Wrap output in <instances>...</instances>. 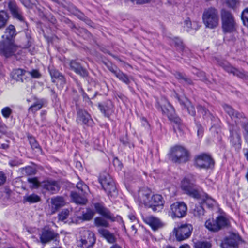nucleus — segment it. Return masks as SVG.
Wrapping results in <instances>:
<instances>
[{"mask_svg": "<svg viewBox=\"0 0 248 248\" xmlns=\"http://www.w3.org/2000/svg\"><path fill=\"white\" fill-rule=\"evenodd\" d=\"M16 35V29L10 25L5 30L0 42V53L6 58L12 56L16 51V47L14 44V38Z\"/></svg>", "mask_w": 248, "mask_h": 248, "instance_id": "f257e3e1", "label": "nucleus"}, {"mask_svg": "<svg viewBox=\"0 0 248 248\" xmlns=\"http://www.w3.org/2000/svg\"><path fill=\"white\" fill-rule=\"evenodd\" d=\"M223 108L226 113L234 121L235 124L237 125L240 124L244 130V138L248 144V118L243 113L235 111L228 105L224 104Z\"/></svg>", "mask_w": 248, "mask_h": 248, "instance_id": "f03ea898", "label": "nucleus"}, {"mask_svg": "<svg viewBox=\"0 0 248 248\" xmlns=\"http://www.w3.org/2000/svg\"><path fill=\"white\" fill-rule=\"evenodd\" d=\"M202 18L203 22L207 28L214 29L218 25V12L215 7H210L205 8Z\"/></svg>", "mask_w": 248, "mask_h": 248, "instance_id": "7ed1b4c3", "label": "nucleus"}, {"mask_svg": "<svg viewBox=\"0 0 248 248\" xmlns=\"http://www.w3.org/2000/svg\"><path fill=\"white\" fill-rule=\"evenodd\" d=\"M181 188L183 192L194 199H200L202 196L201 189L191 182L190 176L185 177L181 181Z\"/></svg>", "mask_w": 248, "mask_h": 248, "instance_id": "20e7f679", "label": "nucleus"}, {"mask_svg": "<svg viewBox=\"0 0 248 248\" xmlns=\"http://www.w3.org/2000/svg\"><path fill=\"white\" fill-rule=\"evenodd\" d=\"M168 156L170 160L175 163H185L188 160V151L181 146L172 147L168 154Z\"/></svg>", "mask_w": 248, "mask_h": 248, "instance_id": "39448f33", "label": "nucleus"}, {"mask_svg": "<svg viewBox=\"0 0 248 248\" xmlns=\"http://www.w3.org/2000/svg\"><path fill=\"white\" fill-rule=\"evenodd\" d=\"M221 17L223 31L226 32H233L235 30V22L232 15L228 11L222 9Z\"/></svg>", "mask_w": 248, "mask_h": 248, "instance_id": "423d86ee", "label": "nucleus"}, {"mask_svg": "<svg viewBox=\"0 0 248 248\" xmlns=\"http://www.w3.org/2000/svg\"><path fill=\"white\" fill-rule=\"evenodd\" d=\"M227 225V219L221 216H218L216 219H209L205 223L206 228L213 232H217Z\"/></svg>", "mask_w": 248, "mask_h": 248, "instance_id": "0eeeda50", "label": "nucleus"}, {"mask_svg": "<svg viewBox=\"0 0 248 248\" xmlns=\"http://www.w3.org/2000/svg\"><path fill=\"white\" fill-rule=\"evenodd\" d=\"M162 112L166 114L170 120L174 122L176 124V127L174 126V129L177 128L178 130H182V126L181 125V120L177 117L175 112L174 108L169 102H167V104L161 107Z\"/></svg>", "mask_w": 248, "mask_h": 248, "instance_id": "6e6552de", "label": "nucleus"}, {"mask_svg": "<svg viewBox=\"0 0 248 248\" xmlns=\"http://www.w3.org/2000/svg\"><path fill=\"white\" fill-rule=\"evenodd\" d=\"M195 165L200 169H208L214 167V161L209 155L203 153L196 157Z\"/></svg>", "mask_w": 248, "mask_h": 248, "instance_id": "1a4fd4ad", "label": "nucleus"}, {"mask_svg": "<svg viewBox=\"0 0 248 248\" xmlns=\"http://www.w3.org/2000/svg\"><path fill=\"white\" fill-rule=\"evenodd\" d=\"M186 204L184 202H177L170 205V213L173 218H181L186 215Z\"/></svg>", "mask_w": 248, "mask_h": 248, "instance_id": "9d476101", "label": "nucleus"}, {"mask_svg": "<svg viewBox=\"0 0 248 248\" xmlns=\"http://www.w3.org/2000/svg\"><path fill=\"white\" fill-rule=\"evenodd\" d=\"M80 247L81 248H89L95 242L94 234L91 231L84 230L80 232Z\"/></svg>", "mask_w": 248, "mask_h": 248, "instance_id": "9b49d317", "label": "nucleus"}, {"mask_svg": "<svg viewBox=\"0 0 248 248\" xmlns=\"http://www.w3.org/2000/svg\"><path fill=\"white\" fill-rule=\"evenodd\" d=\"M192 227L190 224L182 225L177 228H175L174 232L178 241H183L188 238L191 235Z\"/></svg>", "mask_w": 248, "mask_h": 248, "instance_id": "f8f14e48", "label": "nucleus"}, {"mask_svg": "<svg viewBox=\"0 0 248 248\" xmlns=\"http://www.w3.org/2000/svg\"><path fill=\"white\" fill-rule=\"evenodd\" d=\"M229 131L230 135V141L232 146L236 148H239L241 147V137L239 133V128L237 125H229Z\"/></svg>", "mask_w": 248, "mask_h": 248, "instance_id": "ddd939ff", "label": "nucleus"}, {"mask_svg": "<svg viewBox=\"0 0 248 248\" xmlns=\"http://www.w3.org/2000/svg\"><path fill=\"white\" fill-rule=\"evenodd\" d=\"M59 234L49 228H44L40 234V241L42 244L49 243L51 241H57Z\"/></svg>", "mask_w": 248, "mask_h": 248, "instance_id": "4468645a", "label": "nucleus"}, {"mask_svg": "<svg viewBox=\"0 0 248 248\" xmlns=\"http://www.w3.org/2000/svg\"><path fill=\"white\" fill-rule=\"evenodd\" d=\"M76 122L81 125H91L93 121L89 113L85 110L78 108L77 110Z\"/></svg>", "mask_w": 248, "mask_h": 248, "instance_id": "2eb2a0df", "label": "nucleus"}, {"mask_svg": "<svg viewBox=\"0 0 248 248\" xmlns=\"http://www.w3.org/2000/svg\"><path fill=\"white\" fill-rule=\"evenodd\" d=\"M239 240L240 237L238 234H231L221 243V247L222 248H238Z\"/></svg>", "mask_w": 248, "mask_h": 248, "instance_id": "dca6fc26", "label": "nucleus"}, {"mask_svg": "<svg viewBox=\"0 0 248 248\" xmlns=\"http://www.w3.org/2000/svg\"><path fill=\"white\" fill-rule=\"evenodd\" d=\"M8 8L13 17L20 22L24 21L23 13L21 9L17 6L15 0H11L8 4Z\"/></svg>", "mask_w": 248, "mask_h": 248, "instance_id": "f3484780", "label": "nucleus"}, {"mask_svg": "<svg viewBox=\"0 0 248 248\" xmlns=\"http://www.w3.org/2000/svg\"><path fill=\"white\" fill-rule=\"evenodd\" d=\"M164 203V201L162 196L155 194L151 197L148 206L152 208L154 211H159L162 209Z\"/></svg>", "mask_w": 248, "mask_h": 248, "instance_id": "a211bd4d", "label": "nucleus"}, {"mask_svg": "<svg viewBox=\"0 0 248 248\" xmlns=\"http://www.w3.org/2000/svg\"><path fill=\"white\" fill-rule=\"evenodd\" d=\"M42 187L46 192L51 194L56 193L60 189L59 183L53 180H47L43 182Z\"/></svg>", "mask_w": 248, "mask_h": 248, "instance_id": "6ab92c4d", "label": "nucleus"}, {"mask_svg": "<svg viewBox=\"0 0 248 248\" xmlns=\"http://www.w3.org/2000/svg\"><path fill=\"white\" fill-rule=\"evenodd\" d=\"M70 69L80 76L85 78L88 76V73L86 69L83 68L79 63L75 60H72L70 62Z\"/></svg>", "mask_w": 248, "mask_h": 248, "instance_id": "aec40b11", "label": "nucleus"}, {"mask_svg": "<svg viewBox=\"0 0 248 248\" xmlns=\"http://www.w3.org/2000/svg\"><path fill=\"white\" fill-rule=\"evenodd\" d=\"M143 221L149 225L154 231H156L162 227L160 219L153 216H147L143 217Z\"/></svg>", "mask_w": 248, "mask_h": 248, "instance_id": "412c9836", "label": "nucleus"}, {"mask_svg": "<svg viewBox=\"0 0 248 248\" xmlns=\"http://www.w3.org/2000/svg\"><path fill=\"white\" fill-rule=\"evenodd\" d=\"M98 107L102 113L106 117H109L113 112V105L110 100L99 103Z\"/></svg>", "mask_w": 248, "mask_h": 248, "instance_id": "4be33fe9", "label": "nucleus"}, {"mask_svg": "<svg viewBox=\"0 0 248 248\" xmlns=\"http://www.w3.org/2000/svg\"><path fill=\"white\" fill-rule=\"evenodd\" d=\"M151 191L150 190L143 188L139 191L138 198L140 203L148 206L150 201V195Z\"/></svg>", "mask_w": 248, "mask_h": 248, "instance_id": "5701e85b", "label": "nucleus"}, {"mask_svg": "<svg viewBox=\"0 0 248 248\" xmlns=\"http://www.w3.org/2000/svg\"><path fill=\"white\" fill-rule=\"evenodd\" d=\"M46 104V101L43 98H35L32 104L29 108V113L35 114Z\"/></svg>", "mask_w": 248, "mask_h": 248, "instance_id": "b1692460", "label": "nucleus"}, {"mask_svg": "<svg viewBox=\"0 0 248 248\" xmlns=\"http://www.w3.org/2000/svg\"><path fill=\"white\" fill-rule=\"evenodd\" d=\"M94 207L97 213L101 215L105 218L113 220L109 211L104 207V205L101 203H95Z\"/></svg>", "mask_w": 248, "mask_h": 248, "instance_id": "393cba45", "label": "nucleus"}, {"mask_svg": "<svg viewBox=\"0 0 248 248\" xmlns=\"http://www.w3.org/2000/svg\"><path fill=\"white\" fill-rule=\"evenodd\" d=\"M49 71L53 82L60 83L62 86L65 83L63 76L57 70L52 68L49 69Z\"/></svg>", "mask_w": 248, "mask_h": 248, "instance_id": "a878e982", "label": "nucleus"}, {"mask_svg": "<svg viewBox=\"0 0 248 248\" xmlns=\"http://www.w3.org/2000/svg\"><path fill=\"white\" fill-rule=\"evenodd\" d=\"M176 98L179 102L180 104L187 108V111L191 115L194 116L196 114V111L193 106L191 105L186 97L180 98L177 94H176Z\"/></svg>", "mask_w": 248, "mask_h": 248, "instance_id": "bb28decb", "label": "nucleus"}, {"mask_svg": "<svg viewBox=\"0 0 248 248\" xmlns=\"http://www.w3.org/2000/svg\"><path fill=\"white\" fill-rule=\"evenodd\" d=\"M98 232L102 237L105 238L108 243L112 244L116 242V239L114 235L106 229L102 228H99L98 229Z\"/></svg>", "mask_w": 248, "mask_h": 248, "instance_id": "cd10ccee", "label": "nucleus"}, {"mask_svg": "<svg viewBox=\"0 0 248 248\" xmlns=\"http://www.w3.org/2000/svg\"><path fill=\"white\" fill-rule=\"evenodd\" d=\"M51 203L52 209L54 210L53 212H55L65 205V201L62 197L56 196L51 199Z\"/></svg>", "mask_w": 248, "mask_h": 248, "instance_id": "c85d7f7f", "label": "nucleus"}, {"mask_svg": "<svg viewBox=\"0 0 248 248\" xmlns=\"http://www.w3.org/2000/svg\"><path fill=\"white\" fill-rule=\"evenodd\" d=\"M85 193H78L76 192H71V197L73 201L78 204H85L87 202L86 199L84 197Z\"/></svg>", "mask_w": 248, "mask_h": 248, "instance_id": "c756f323", "label": "nucleus"}, {"mask_svg": "<svg viewBox=\"0 0 248 248\" xmlns=\"http://www.w3.org/2000/svg\"><path fill=\"white\" fill-rule=\"evenodd\" d=\"M27 73L28 72L22 69H15L13 71V78L17 81L23 82L27 77Z\"/></svg>", "mask_w": 248, "mask_h": 248, "instance_id": "7c9ffc66", "label": "nucleus"}, {"mask_svg": "<svg viewBox=\"0 0 248 248\" xmlns=\"http://www.w3.org/2000/svg\"><path fill=\"white\" fill-rule=\"evenodd\" d=\"M99 181L103 187L107 188V186L113 181V179L110 177L109 174L107 173L104 172L100 175L99 177Z\"/></svg>", "mask_w": 248, "mask_h": 248, "instance_id": "2f4dec72", "label": "nucleus"}, {"mask_svg": "<svg viewBox=\"0 0 248 248\" xmlns=\"http://www.w3.org/2000/svg\"><path fill=\"white\" fill-rule=\"evenodd\" d=\"M106 187H103L104 191L109 196L115 197L117 194V190L114 181Z\"/></svg>", "mask_w": 248, "mask_h": 248, "instance_id": "473e14b6", "label": "nucleus"}, {"mask_svg": "<svg viewBox=\"0 0 248 248\" xmlns=\"http://www.w3.org/2000/svg\"><path fill=\"white\" fill-rule=\"evenodd\" d=\"M94 225L96 227L101 228H108L109 227V222L102 217H96L94 218Z\"/></svg>", "mask_w": 248, "mask_h": 248, "instance_id": "72a5a7b5", "label": "nucleus"}, {"mask_svg": "<svg viewBox=\"0 0 248 248\" xmlns=\"http://www.w3.org/2000/svg\"><path fill=\"white\" fill-rule=\"evenodd\" d=\"M170 43L174 45L178 50L182 51L184 49V46L182 40L177 37L170 38Z\"/></svg>", "mask_w": 248, "mask_h": 248, "instance_id": "f704fd0d", "label": "nucleus"}, {"mask_svg": "<svg viewBox=\"0 0 248 248\" xmlns=\"http://www.w3.org/2000/svg\"><path fill=\"white\" fill-rule=\"evenodd\" d=\"M41 200L40 197L35 194H32L30 195H26L23 197V202H29L30 203H33L40 202Z\"/></svg>", "mask_w": 248, "mask_h": 248, "instance_id": "c9c22d12", "label": "nucleus"}, {"mask_svg": "<svg viewBox=\"0 0 248 248\" xmlns=\"http://www.w3.org/2000/svg\"><path fill=\"white\" fill-rule=\"evenodd\" d=\"M73 13L76 15L78 18L82 20L85 21V22L88 25L92 26V22L90 20L88 19L85 15L81 12L78 9L75 7H73Z\"/></svg>", "mask_w": 248, "mask_h": 248, "instance_id": "e433bc0d", "label": "nucleus"}, {"mask_svg": "<svg viewBox=\"0 0 248 248\" xmlns=\"http://www.w3.org/2000/svg\"><path fill=\"white\" fill-rule=\"evenodd\" d=\"M222 67L224 70L228 73H232L234 75H236L241 78L243 76V74L241 72H240L236 68L230 66L229 64H226L223 63Z\"/></svg>", "mask_w": 248, "mask_h": 248, "instance_id": "4c0bfd02", "label": "nucleus"}, {"mask_svg": "<svg viewBox=\"0 0 248 248\" xmlns=\"http://www.w3.org/2000/svg\"><path fill=\"white\" fill-rule=\"evenodd\" d=\"M193 214L195 217L199 218H202L204 214V209L200 204L195 205L193 210Z\"/></svg>", "mask_w": 248, "mask_h": 248, "instance_id": "58836bf2", "label": "nucleus"}, {"mask_svg": "<svg viewBox=\"0 0 248 248\" xmlns=\"http://www.w3.org/2000/svg\"><path fill=\"white\" fill-rule=\"evenodd\" d=\"M9 19V16L6 12L2 10L0 11V29L5 26Z\"/></svg>", "mask_w": 248, "mask_h": 248, "instance_id": "ea45409f", "label": "nucleus"}, {"mask_svg": "<svg viewBox=\"0 0 248 248\" xmlns=\"http://www.w3.org/2000/svg\"><path fill=\"white\" fill-rule=\"evenodd\" d=\"M175 78L180 80L182 83L186 84H192V81L188 78L185 74L177 72L175 74Z\"/></svg>", "mask_w": 248, "mask_h": 248, "instance_id": "a19ab883", "label": "nucleus"}, {"mask_svg": "<svg viewBox=\"0 0 248 248\" xmlns=\"http://www.w3.org/2000/svg\"><path fill=\"white\" fill-rule=\"evenodd\" d=\"M116 77L121 81L123 82L124 83L129 84L130 83V80L128 77V76L122 72L121 71H120L119 73L117 74Z\"/></svg>", "mask_w": 248, "mask_h": 248, "instance_id": "79ce46f5", "label": "nucleus"}, {"mask_svg": "<svg viewBox=\"0 0 248 248\" xmlns=\"http://www.w3.org/2000/svg\"><path fill=\"white\" fill-rule=\"evenodd\" d=\"M211 243L207 241H198L194 244V248H211Z\"/></svg>", "mask_w": 248, "mask_h": 248, "instance_id": "37998d69", "label": "nucleus"}, {"mask_svg": "<svg viewBox=\"0 0 248 248\" xmlns=\"http://www.w3.org/2000/svg\"><path fill=\"white\" fill-rule=\"evenodd\" d=\"M204 197L203 200L208 207H212L215 203V201L206 193L204 194Z\"/></svg>", "mask_w": 248, "mask_h": 248, "instance_id": "c03bdc74", "label": "nucleus"}, {"mask_svg": "<svg viewBox=\"0 0 248 248\" xmlns=\"http://www.w3.org/2000/svg\"><path fill=\"white\" fill-rule=\"evenodd\" d=\"M94 215V212L93 210L87 209L86 212L82 215V219L84 220H90L93 217Z\"/></svg>", "mask_w": 248, "mask_h": 248, "instance_id": "a18cd8bd", "label": "nucleus"}, {"mask_svg": "<svg viewBox=\"0 0 248 248\" xmlns=\"http://www.w3.org/2000/svg\"><path fill=\"white\" fill-rule=\"evenodd\" d=\"M27 181L30 184V187L31 188H37L39 186L40 183L36 177L29 178Z\"/></svg>", "mask_w": 248, "mask_h": 248, "instance_id": "49530a36", "label": "nucleus"}, {"mask_svg": "<svg viewBox=\"0 0 248 248\" xmlns=\"http://www.w3.org/2000/svg\"><path fill=\"white\" fill-rule=\"evenodd\" d=\"M77 188L81 191L82 193H86L88 190V186L82 182H79L77 184Z\"/></svg>", "mask_w": 248, "mask_h": 248, "instance_id": "de8ad7c7", "label": "nucleus"}, {"mask_svg": "<svg viewBox=\"0 0 248 248\" xmlns=\"http://www.w3.org/2000/svg\"><path fill=\"white\" fill-rule=\"evenodd\" d=\"M241 18L244 25L248 28V8L243 11Z\"/></svg>", "mask_w": 248, "mask_h": 248, "instance_id": "09e8293b", "label": "nucleus"}, {"mask_svg": "<svg viewBox=\"0 0 248 248\" xmlns=\"http://www.w3.org/2000/svg\"><path fill=\"white\" fill-rule=\"evenodd\" d=\"M69 211L68 209H63L58 215L59 219L61 221H64L68 217Z\"/></svg>", "mask_w": 248, "mask_h": 248, "instance_id": "8fccbe9b", "label": "nucleus"}, {"mask_svg": "<svg viewBox=\"0 0 248 248\" xmlns=\"http://www.w3.org/2000/svg\"><path fill=\"white\" fill-rule=\"evenodd\" d=\"M12 110L8 107L3 108L1 110V114L5 118H8L12 114Z\"/></svg>", "mask_w": 248, "mask_h": 248, "instance_id": "3c124183", "label": "nucleus"}, {"mask_svg": "<svg viewBox=\"0 0 248 248\" xmlns=\"http://www.w3.org/2000/svg\"><path fill=\"white\" fill-rule=\"evenodd\" d=\"M29 140L32 149H34L39 148V145L34 138L30 137H29Z\"/></svg>", "mask_w": 248, "mask_h": 248, "instance_id": "603ef678", "label": "nucleus"}, {"mask_svg": "<svg viewBox=\"0 0 248 248\" xmlns=\"http://www.w3.org/2000/svg\"><path fill=\"white\" fill-rule=\"evenodd\" d=\"M107 67H108V70L110 72H111L112 73H113L115 75V76L117 75V74L120 71L119 69H118L117 68V67L116 66L113 65H112L111 64H110L109 65H108Z\"/></svg>", "mask_w": 248, "mask_h": 248, "instance_id": "864d4df0", "label": "nucleus"}, {"mask_svg": "<svg viewBox=\"0 0 248 248\" xmlns=\"http://www.w3.org/2000/svg\"><path fill=\"white\" fill-rule=\"evenodd\" d=\"M196 128L197 129V135L199 137H202L203 134V128L201 124L196 122Z\"/></svg>", "mask_w": 248, "mask_h": 248, "instance_id": "5fc2aeb1", "label": "nucleus"}, {"mask_svg": "<svg viewBox=\"0 0 248 248\" xmlns=\"http://www.w3.org/2000/svg\"><path fill=\"white\" fill-rule=\"evenodd\" d=\"M197 109L198 112L202 114L203 116H205L207 114L208 110L205 107L202 106V105H199L197 106Z\"/></svg>", "mask_w": 248, "mask_h": 248, "instance_id": "6e6d98bb", "label": "nucleus"}, {"mask_svg": "<svg viewBox=\"0 0 248 248\" xmlns=\"http://www.w3.org/2000/svg\"><path fill=\"white\" fill-rule=\"evenodd\" d=\"M184 27L186 28L187 31H190L191 29H192V23L189 19H186L184 22Z\"/></svg>", "mask_w": 248, "mask_h": 248, "instance_id": "4d7b16f0", "label": "nucleus"}, {"mask_svg": "<svg viewBox=\"0 0 248 248\" xmlns=\"http://www.w3.org/2000/svg\"><path fill=\"white\" fill-rule=\"evenodd\" d=\"M226 1L228 6L233 9L236 7L238 3L237 0H226Z\"/></svg>", "mask_w": 248, "mask_h": 248, "instance_id": "13d9d810", "label": "nucleus"}, {"mask_svg": "<svg viewBox=\"0 0 248 248\" xmlns=\"http://www.w3.org/2000/svg\"><path fill=\"white\" fill-rule=\"evenodd\" d=\"M21 164V160H18L17 159L10 160L9 162V164L12 167L18 166Z\"/></svg>", "mask_w": 248, "mask_h": 248, "instance_id": "bf43d9fd", "label": "nucleus"}, {"mask_svg": "<svg viewBox=\"0 0 248 248\" xmlns=\"http://www.w3.org/2000/svg\"><path fill=\"white\" fill-rule=\"evenodd\" d=\"M28 74H30L33 78H38L40 76V74L39 72L36 70H33L31 72L27 73Z\"/></svg>", "mask_w": 248, "mask_h": 248, "instance_id": "052dcab7", "label": "nucleus"}, {"mask_svg": "<svg viewBox=\"0 0 248 248\" xmlns=\"http://www.w3.org/2000/svg\"><path fill=\"white\" fill-rule=\"evenodd\" d=\"M25 170L26 172L29 175L35 174V170L31 167H26Z\"/></svg>", "mask_w": 248, "mask_h": 248, "instance_id": "680f3d73", "label": "nucleus"}, {"mask_svg": "<svg viewBox=\"0 0 248 248\" xmlns=\"http://www.w3.org/2000/svg\"><path fill=\"white\" fill-rule=\"evenodd\" d=\"M133 3L136 4H141L145 3H148L151 1V0H131Z\"/></svg>", "mask_w": 248, "mask_h": 248, "instance_id": "e2e57ef3", "label": "nucleus"}, {"mask_svg": "<svg viewBox=\"0 0 248 248\" xmlns=\"http://www.w3.org/2000/svg\"><path fill=\"white\" fill-rule=\"evenodd\" d=\"M6 181V177L3 173L0 172V186L3 184Z\"/></svg>", "mask_w": 248, "mask_h": 248, "instance_id": "0e129e2a", "label": "nucleus"}, {"mask_svg": "<svg viewBox=\"0 0 248 248\" xmlns=\"http://www.w3.org/2000/svg\"><path fill=\"white\" fill-rule=\"evenodd\" d=\"M22 4L25 5L26 7H27L30 3L32 2V0H19Z\"/></svg>", "mask_w": 248, "mask_h": 248, "instance_id": "69168bd1", "label": "nucleus"}, {"mask_svg": "<svg viewBox=\"0 0 248 248\" xmlns=\"http://www.w3.org/2000/svg\"><path fill=\"white\" fill-rule=\"evenodd\" d=\"M9 147V145L7 143V142L6 143H0V148L3 149H6Z\"/></svg>", "mask_w": 248, "mask_h": 248, "instance_id": "338daca9", "label": "nucleus"}, {"mask_svg": "<svg viewBox=\"0 0 248 248\" xmlns=\"http://www.w3.org/2000/svg\"><path fill=\"white\" fill-rule=\"evenodd\" d=\"M120 141L124 145H126L127 143L126 138H121Z\"/></svg>", "mask_w": 248, "mask_h": 248, "instance_id": "774afa93", "label": "nucleus"}]
</instances>
